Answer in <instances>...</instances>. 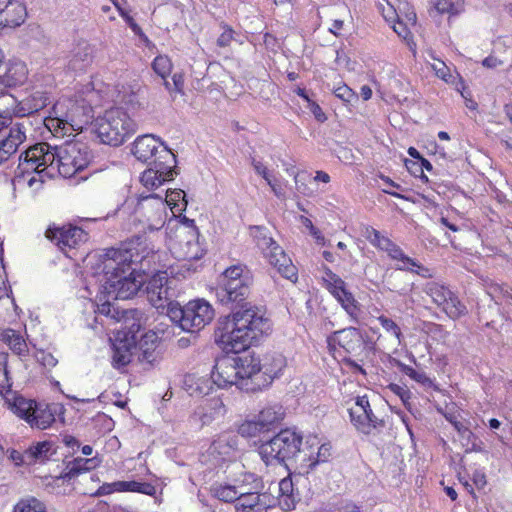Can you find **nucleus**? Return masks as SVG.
I'll list each match as a JSON object with an SVG mask.
<instances>
[{
  "label": "nucleus",
  "mask_w": 512,
  "mask_h": 512,
  "mask_svg": "<svg viewBox=\"0 0 512 512\" xmlns=\"http://www.w3.org/2000/svg\"><path fill=\"white\" fill-rule=\"evenodd\" d=\"M384 251L387 252L388 255L393 260H397V261H399L405 255L403 250L397 244H395L393 241L388 245V247Z\"/></svg>",
  "instance_id": "63"
},
{
  "label": "nucleus",
  "mask_w": 512,
  "mask_h": 512,
  "mask_svg": "<svg viewBox=\"0 0 512 512\" xmlns=\"http://www.w3.org/2000/svg\"><path fill=\"white\" fill-rule=\"evenodd\" d=\"M166 90L170 93L184 94V77L181 73H175L172 76V83L167 79L163 82Z\"/></svg>",
  "instance_id": "52"
},
{
  "label": "nucleus",
  "mask_w": 512,
  "mask_h": 512,
  "mask_svg": "<svg viewBox=\"0 0 512 512\" xmlns=\"http://www.w3.org/2000/svg\"><path fill=\"white\" fill-rule=\"evenodd\" d=\"M254 237L258 248L263 252L266 258L267 253L273 251L275 247H280L263 227H256Z\"/></svg>",
  "instance_id": "42"
},
{
  "label": "nucleus",
  "mask_w": 512,
  "mask_h": 512,
  "mask_svg": "<svg viewBox=\"0 0 512 512\" xmlns=\"http://www.w3.org/2000/svg\"><path fill=\"white\" fill-rule=\"evenodd\" d=\"M330 456L331 445L327 443L321 444L316 436H312L307 438L297 463L304 472L308 473L318 464L327 462Z\"/></svg>",
  "instance_id": "20"
},
{
  "label": "nucleus",
  "mask_w": 512,
  "mask_h": 512,
  "mask_svg": "<svg viewBox=\"0 0 512 512\" xmlns=\"http://www.w3.org/2000/svg\"><path fill=\"white\" fill-rule=\"evenodd\" d=\"M251 164L255 170V172L262 176L265 181L269 180L272 176L270 175L267 167L260 161H257L256 159H252Z\"/></svg>",
  "instance_id": "64"
},
{
  "label": "nucleus",
  "mask_w": 512,
  "mask_h": 512,
  "mask_svg": "<svg viewBox=\"0 0 512 512\" xmlns=\"http://www.w3.org/2000/svg\"><path fill=\"white\" fill-rule=\"evenodd\" d=\"M378 321L382 328L389 334L393 335L397 339L398 345H402L404 342V336L401 332V329L399 325L392 320L391 318H388L384 315L379 316Z\"/></svg>",
  "instance_id": "49"
},
{
  "label": "nucleus",
  "mask_w": 512,
  "mask_h": 512,
  "mask_svg": "<svg viewBox=\"0 0 512 512\" xmlns=\"http://www.w3.org/2000/svg\"><path fill=\"white\" fill-rule=\"evenodd\" d=\"M284 416V412L281 406H268L262 409L256 416L262 427L269 431L272 426L278 424Z\"/></svg>",
  "instance_id": "36"
},
{
  "label": "nucleus",
  "mask_w": 512,
  "mask_h": 512,
  "mask_svg": "<svg viewBox=\"0 0 512 512\" xmlns=\"http://www.w3.org/2000/svg\"><path fill=\"white\" fill-rule=\"evenodd\" d=\"M132 154L141 162L176 163L175 155L160 139L152 134L138 136L132 146Z\"/></svg>",
  "instance_id": "15"
},
{
  "label": "nucleus",
  "mask_w": 512,
  "mask_h": 512,
  "mask_svg": "<svg viewBox=\"0 0 512 512\" xmlns=\"http://www.w3.org/2000/svg\"><path fill=\"white\" fill-rule=\"evenodd\" d=\"M37 360L46 368H53L58 360L49 352L41 351L37 355Z\"/></svg>",
  "instance_id": "57"
},
{
  "label": "nucleus",
  "mask_w": 512,
  "mask_h": 512,
  "mask_svg": "<svg viewBox=\"0 0 512 512\" xmlns=\"http://www.w3.org/2000/svg\"><path fill=\"white\" fill-rule=\"evenodd\" d=\"M324 286L328 291L341 288L346 283L331 269L325 268V275L323 276Z\"/></svg>",
  "instance_id": "53"
},
{
  "label": "nucleus",
  "mask_w": 512,
  "mask_h": 512,
  "mask_svg": "<svg viewBox=\"0 0 512 512\" xmlns=\"http://www.w3.org/2000/svg\"><path fill=\"white\" fill-rule=\"evenodd\" d=\"M252 282V276L244 266H230L220 276L217 297L222 304L240 305L249 296Z\"/></svg>",
  "instance_id": "7"
},
{
  "label": "nucleus",
  "mask_w": 512,
  "mask_h": 512,
  "mask_svg": "<svg viewBox=\"0 0 512 512\" xmlns=\"http://www.w3.org/2000/svg\"><path fill=\"white\" fill-rule=\"evenodd\" d=\"M472 481L477 489H483L487 484L486 475L484 471L478 469L475 470L472 474Z\"/></svg>",
  "instance_id": "61"
},
{
  "label": "nucleus",
  "mask_w": 512,
  "mask_h": 512,
  "mask_svg": "<svg viewBox=\"0 0 512 512\" xmlns=\"http://www.w3.org/2000/svg\"><path fill=\"white\" fill-rule=\"evenodd\" d=\"M13 512H47L46 506L40 500L31 497L19 501Z\"/></svg>",
  "instance_id": "46"
},
{
  "label": "nucleus",
  "mask_w": 512,
  "mask_h": 512,
  "mask_svg": "<svg viewBox=\"0 0 512 512\" xmlns=\"http://www.w3.org/2000/svg\"><path fill=\"white\" fill-rule=\"evenodd\" d=\"M266 182H267V184L269 185V187L271 188V190L273 191V193L275 194L276 197H278V198L285 197V190L282 187V185H281L279 180H277L274 177H271Z\"/></svg>",
  "instance_id": "62"
},
{
  "label": "nucleus",
  "mask_w": 512,
  "mask_h": 512,
  "mask_svg": "<svg viewBox=\"0 0 512 512\" xmlns=\"http://www.w3.org/2000/svg\"><path fill=\"white\" fill-rule=\"evenodd\" d=\"M238 438L231 432L217 435L206 451V457L213 465H219L235 457Z\"/></svg>",
  "instance_id": "21"
},
{
  "label": "nucleus",
  "mask_w": 512,
  "mask_h": 512,
  "mask_svg": "<svg viewBox=\"0 0 512 512\" xmlns=\"http://www.w3.org/2000/svg\"><path fill=\"white\" fill-rule=\"evenodd\" d=\"M349 415L352 424L364 434H370L374 429L383 426V421L373 414L366 395L355 398L354 405L349 408Z\"/></svg>",
  "instance_id": "18"
},
{
  "label": "nucleus",
  "mask_w": 512,
  "mask_h": 512,
  "mask_svg": "<svg viewBox=\"0 0 512 512\" xmlns=\"http://www.w3.org/2000/svg\"><path fill=\"white\" fill-rule=\"evenodd\" d=\"M27 128L24 123H15L11 125L8 131L4 132L0 138V165L14 155L19 146L27 139Z\"/></svg>",
  "instance_id": "23"
},
{
  "label": "nucleus",
  "mask_w": 512,
  "mask_h": 512,
  "mask_svg": "<svg viewBox=\"0 0 512 512\" xmlns=\"http://www.w3.org/2000/svg\"><path fill=\"white\" fill-rule=\"evenodd\" d=\"M241 493L239 501L234 504L236 512H268L277 503V498L261 490Z\"/></svg>",
  "instance_id": "22"
},
{
  "label": "nucleus",
  "mask_w": 512,
  "mask_h": 512,
  "mask_svg": "<svg viewBox=\"0 0 512 512\" xmlns=\"http://www.w3.org/2000/svg\"><path fill=\"white\" fill-rule=\"evenodd\" d=\"M504 289L505 286H502L497 283H492L487 287V293L496 303H500L502 293H504Z\"/></svg>",
  "instance_id": "59"
},
{
  "label": "nucleus",
  "mask_w": 512,
  "mask_h": 512,
  "mask_svg": "<svg viewBox=\"0 0 512 512\" xmlns=\"http://www.w3.org/2000/svg\"><path fill=\"white\" fill-rule=\"evenodd\" d=\"M107 93L92 82L82 85L72 97H62L53 106V113L66 118L72 131H82L94 118V108L107 101Z\"/></svg>",
  "instance_id": "4"
},
{
  "label": "nucleus",
  "mask_w": 512,
  "mask_h": 512,
  "mask_svg": "<svg viewBox=\"0 0 512 512\" xmlns=\"http://www.w3.org/2000/svg\"><path fill=\"white\" fill-rule=\"evenodd\" d=\"M379 9L381 10L382 15L386 21L394 23L395 20L398 19L396 10L390 3L386 2V6L382 3H379Z\"/></svg>",
  "instance_id": "56"
},
{
  "label": "nucleus",
  "mask_w": 512,
  "mask_h": 512,
  "mask_svg": "<svg viewBox=\"0 0 512 512\" xmlns=\"http://www.w3.org/2000/svg\"><path fill=\"white\" fill-rule=\"evenodd\" d=\"M95 126L101 142L111 146L121 145L137 129L136 122L119 107L105 111L96 119Z\"/></svg>",
  "instance_id": "5"
},
{
  "label": "nucleus",
  "mask_w": 512,
  "mask_h": 512,
  "mask_svg": "<svg viewBox=\"0 0 512 512\" xmlns=\"http://www.w3.org/2000/svg\"><path fill=\"white\" fill-rule=\"evenodd\" d=\"M166 203L162 197L150 194L139 199L135 208V218L142 225V230H158L166 221Z\"/></svg>",
  "instance_id": "14"
},
{
  "label": "nucleus",
  "mask_w": 512,
  "mask_h": 512,
  "mask_svg": "<svg viewBox=\"0 0 512 512\" xmlns=\"http://www.w3.org/2000/svg\"><path fill=\"white\" fill-rule=\"evenodd\" d=\"M235 485L238 490L243 489L242 492H254L264 488L262 478L250 472L244 473L241 478L237 479Z\"/></svg>",
  "instance_id": "40"
},
{
  "label": "nucleus",
  "mask_w": 512,
  "mask_h": 512,
  "mask_svg": "<svg viewBox=\"0 0 512 512\" xmlns=\"http://www.w3.org/2000/svg\"><path fill=\"white\" fill-rule=\"evenodd\" d=\"M267 259L284 278L292 281L297 279V269L281 247L267 253Z\"/></svg>",
  "instance_id": "28"
},
{
  "label": "nucleus",
  "mask_w": 512,
  "mask_h": 512,
  "mask_svg": "<svg viewBox=\"0 0 512 512\" xmlns=\"http://www.w3.org/2000/svg\"><path fill=\"white\" fill-rule=\"evenodd\" d=\"M176 163L149 162L148 168L140 177L141 183L146 188H156L166 181L174 178Z\"/></svg>",
  "instance_id": "24"
},
{
  "label": "nucleus",
  "mask_w": 512,
  "mask_h": 512,
  "mask_svg": "<svg viewBox=\"0 0 512 512\" xmlns=\"http://www.w3.org/2000/svg\"><path fill=\"white\" fill-rule=\"evenodd\" d=\"M55 156L54 168L64 178L73 177L77 172L85 169L90 160L91 153L85 143L79 141L65 142L53 147Z\"/></svg>",
  "instance_id": "10"
},
{
  "label": "nucleus",
  "mask_w": 512,
  "mask_h": 512,
  "mask_svg": "<svg viewBox=\"0 0 512 512\" xmlns=\"http://www.w3.org/2000/svg\"><path fill=\"white\" fill-rule=\"evenodd\" d=\"M146 293L149 302L157 309H166L169 315L170 307L176 305L178 296L177 280L169 278L167 272L154 274L147 282Z\"/></svg>",
  "instance_id": "11"
},
{
  "label": "nucleus",
  "mask_w": 512,
  "mask_h": 512,
  "mask_svg": "<svg viewBox=\"0 0 512 512\" xmlns=\"http://www.w3.org/2000/svg\"><path fill=\"white\" fill-rule=\"evenodd\" d=\"M242 490H238L235 484H219L212 488L213 495L223 502H234L239 501Z\"/></svg>",
  "instance_id": "38"
},
{
  "label": "nucleus",
  "mask_w": 512,
  "mask_h": 512,
  "mask_svg": "<svg viewBox=\"0 0 512 512\" xmlns=\"http://www.w3.org/2000/svg\"><path fill=\"white\" fill-rule=\"evenodd\" d=\"M362 235L376 248L385 250L388 245L392 242L391 239L382 235L380 231L376 230L372 226H365Z\"/></svg>",
  "instance_id": "43"
},
{
  "label": "nucleus",
  "mask_w": 512,
  "mask_h": 512,
  "mask_svg": "<svg viewBox=\"0 0 512 512\" xmlns=\"http://www.w3.org/2000/svg\"><path fill=\"white\" fill-rule=\"evenodd\" d=\"M341 307L345 310V312L350 317L351 321L354 323H359V318L361 314V305L355 299L354 295L350 291H346L340 299L337 300Z\"/></svg>",
  "instance_id": "37"
},
{
  "label": "nucleus",
  "mask_w": 512,
  "mask_h": 512,
  "mask_svg": "<svg viewBox=\"0 0 512 512\" xmlns=\"http://www.w3.org/2000/svg\"><path fill=\"white\" fill-rule=\"evenodd\" d=\"M135 348L136 346L133 340L116 338L112 346L113 365L115 367H121L130 363Z\"/></svg>",
  "instance_id": "31"
},
{
  "label": "nucleus",
  "mask_w": 512,
  "mask_h": 512,
  "mask_svg": "<svg viewBox=\"0 0 512 512\" xmlns=\"http://www.w3.org/2000/svg\"><path fill=\"white\" fill-rule=\"evenodd\" d=\"M328 348L331 352L337 351V346L349 354H360L364 349V337L355 327L344 328L333 332L327 338Z\"/></svg>",
  "instance_id": "19"
},
{
  "label": "nucleus",
  "mask_w": 512,
  "mask_h": 512,
  "mask_svg": "<svg viewBox=\"0 0 512 512\" xmlns=\"http://www.w3.org/2000/svg\"><path fill=\"white\" fill-rule=\"evenodd\" d=\"M234 39V31L226 27L217 39V45L221 48L228 47Z\"/></svg>",
  "instance_id": "58"
},
{
  "label": "nucleus",
  "mask_w": 512,
  "mask_h": 512,
  "mask_svg": "<svg viewBox=\"0 0 512 512\" xmlns=\"http://www.w3.org/2000/svg\"><path fill=\"white\" fill-rule=\"evenodd\" d=\"M169 318L183 331L195 332L204 328L214 317V309L205 300H194L181 306L178 302L170 307Z\"/></svg>",
  "instance_id": "9"
},
{
  "label": "nucleus",
  "mask_w": 512,
  "mask_h": 512,
  "mask_svg": "<svg viewBox=\"0 0 512 512\" xmlns=\"http://www.w3.org/2000/svg\"><path fill=\"white\" fill-rule=\"evenodd\" d=\"M15 103V99L12 95L0 92V133L6 126L7 122L10 121L9 117L3 116V113H9V107H12Z\"/></svg>",
  "instance_id": "51"
},
{
  "label": "nucleus",
  "mask_w": 512,
  "mask_h": 512,
  "mask_svg": "<svg viewBox=\"0 0 512 512\" xmlns=\"http://www.w3.org/2000/svg\"><path fill=\"white\" fill-rule=\"evenodd\" d=\"M157 340V336L155 333H147L144 335L142 340L140 341V349L142 350V359L152 363L155 358L153 356L155 342Z\"/></svg>",
  "instance_id": "47"
},
{
  "label": "nucleus",
  "mask_w": 512,
  "mask_h": 512,
  "mask_svg": "<svg viewBox=\"0 0 512 512\" xmlns=\"http://www.w3.org/2000/svg\"><path fill=\"white\" fill-rule=\"evenodd\" d=\"M236 371L239 372L238 388L246 392H256L269 386V377L261 373L259 358L252 355L235 356Z\"/></svg>",
  "instance_id": "13"
},
{
  "label": "nucleus",
  "mask_w": 512,
  "mask_h": 512,
  "mask_svg": "<svg viewBox=\"0 0 512 512\" xmlns=\"http://www.w3.org/2000/svg\"><path fill=\"white\" fill-rule=\"evenodd\" d=\"M55 156L53 147L48 143L41 142L30 146L19 156L17 167V178H24L25 174H40L47 168L54 169Z\"/></svg>",
  "instance_id": "12"
},
{
  "label": "nucleus",
  "mask_w": 512,
  "mask_h": 512,
  "mask_svg": "<svg viewBox=\"0 0 512 512\" xmlns=\"http://www.w3.org/2000/svg\"><path fill=\"white\" fill-rule=\"evenodd\" d=\"M95 467V460L93 458L87 459L78 457L73 461L69 462L66 467V476L68 478H73L81 474L82 472L89 471L90 469Z\"/></svg>",
  "instance_id": "41"
},
{
  "label": "nucleus",
  "mask_w": 512,
  "mask_h": 512,
  "mask_svg": "<svg viewBox=\"0 0 512 512\" xmlns=\"http://www.w3.org/2000/svg\"><path fill=\"white\" fill-rule=\"evenodd\" d=\"M94 59V48L87 41H80L72 50L68 66L74 71H84Z\"/></svg>",
  "instance_id": "27"
},
{
  "label": "nucleus",
  "mask_w": 512,
  "mask_h": 512,
  "mask_svg": "<svg viewBox=\"0 0 512 512\" xmlns=\"http://www.w3.org/2000/svg\"><path fill=\"white\" fill-rule=\"evenodd\" d=\"M279 497L277 499L283 511H292L296 507L298 501L297 495L294 493V485L290 477L283 478L279 484Z\"/></svg>",
  "instance_id": "32"
},
{
  "label": "nucleus",
  "mask_w": 512,
  "mask_h": 512,
  "mask_svg": "<svg viewBox=\"0 0 512 512\" xmlns=\"http://www.w3.org/2000/svg\"><path fill=\"white\" fill-rule=\"evenodd\" d=\"M8 354L0 353V395L8 408L23 419L31 428L45 430L56 420V415L62 410L58 404L37 402L26 399L12 390V381L7 368Z\"/></svg>",
  "instance_id": "3"
},
{
  "label": "nucleus",
  "mask_w": 512,
  "mask_h": 512,
  "mask_svg": "<svg viewBox=\"0 0 512 512\" xmlns=\"http://www.w3.org/2000/svg\"><path fill=\"white\" fill-rule=\"evenodd\" d=\"M302 436L291 429L281 430L269 441L259 447V454L267 464L277 462L286 464L287 461L298 462L301 456Z\"/></svg>",
  "instance_id": "6"
},
{
  "label": "nucleus",
  "mask_w": 512,
  "mask_h": 512,
  "mask_svg": "<svg viewBox=\"0 0 512 512\" xmlns=\"http://www.w3.org/2000/svg\"><path fill=\"white\" fill-rule=\"evenodd\" d=\"M113 491H129V492H140L143 494L151 495L154 493L155 488L149 483L137 482V481H118L112 484H107L98 490V494H109Z\"/></svg>",
  "instance_id": "30"
},
{
  "label": "nucleus",
  "mask_w": 512,
  "mask_h": 512,
  "mask_svg": "<svg viewBox=\"0 0 512 512\" xmlns=\"http://www.w3.org/2000/svg\"><path fill=\"white\" fill-rule=\"evenodd\" d=\"M27 16L26 7L21 0H9L1 15L0 29L20 26Z\"/></svg>",
  "instance_id": "29"
},
{
  "label": "nucleus",
  "mask_w": 512,
  "mask_h": 512,
  "mask_svg": "<svg viewBox=\"0 0 512 512\" xmlns=\"http://www.w3.org/2000/svg\"><path fill=\"white\" fill-rule=\"evenodd\" d=\"M235 356H223L219 358L211 373L212 381L220 388L235 385L238 387Z\"/></svg>",
  "instance_id": "25"
},
{
  "label": "nucleus",
  "mask_w": 512,
  "mask_h": 512,
  "mask_svg": "<svg viewBox=\"0 0 512 512\" xmlns=\"http://www.w3.org/2000/svg\"><path fill=\"white\" fill-rule=\"evenodd\" d=\"M435 10L439 14L459 15L463 12L462 4H456L450 0H435L433 3Z\"/></svg>",
  "instance_id": "50"
},
{
  "label": "nucleus",
  "mask_w": 512,
  "mask_h": 512,
  "mask_svg": "<svg viewBox=\"0 0 512 512\" xmlns=\"http://www.w3.org/2000/svg\"><path fill=\"white\" fill-rule=\"evenodd\" d=\"M265 431L257 417L252 420H245L238 427V433L245 438L256 437Z\"/></svg>",
  "instance_id": "45"
},
{
  "label": "nucleus",
  "mask_w": 512,
  "mask_h": 512,
  "mask_svg": "<svg viewBox=\"0 0 512 512\" xmlns=\"http://www.w3.org/2000/svg\"><path fill=\"white\" fill-rule=\"evenodd\" d=\"M45 236L66 254L68 250L77 248L88 239L86 231L73 225H65L62 227L49 226L45 232Z\"/></svg>",
  "instance_id": "17"
},
{
  "label": "nucleus",
  "mask_w": 512,
  "mask_h": 512,
  "mask_svg": "<svg viewBox=\"0 0 512 512\" xmlns=\"http://www.w3.org/2000/svg\"><path fill=\"white\" fill-rule=\"evenodd\" d=\"M271 331L266 312L257 306H242L226 317L218 329L217 343L226 353L246 351Z\"/></svg>",
  "instance_id": "1"
},
{
  "label": "nucleus",
  "mask_w": 512,
  "mask_h": 512,
  "mask_svg": "<svg viewBox=\"0 0 512 512\" xmlns=\"http://www.w3.org/2000/svg\"><path fill=\"white\" fill-rule=\"evenodd\" d=\"M424 292L451 319H458L467 313L466 306L458 296L443 284L434 281L428 282L424 287Z\"/></svg>",
  "instance_id": "16"
},
{
  "label": "nucleus",
  "mask_w": 512,
  "mask_h": 512,
  "mask_svg": "<svg viewBox=\"0 0 512 512\" xmlns=\"http://www.w3.org/2000/svg\"><path fill=\"white\" fill-rule=\"evenodd\" d=\"M285 364V358L281 354H273L265 357L264 363L261 364V373H263L265 377H269V385L280 375Z\"/></svg>",
  "instance_id": "35"
},
{
  "label": "nucleus",
  "mask_w": 512,
  "mask_h": 512,
  "mask_svg": "<svg viewBox=\"0 0 512 512\" xmlns=\"http://www.w3.org/2000/svg\"><path fill=\"white\" fill-rule=\"evenodd\" d=\"M135 248L111 249L106 253L104 261V277L106 292L115 299L132 298L144 283L141 274L136 273V265L145 256L135 252Z\"/></svg>",
  "instance_id": "2"
},
{
  "label": "nucleus",
  "mask_w": 512,
  "mask_h": 512,
  "mask_svg": "<svg viewBox=\"0 0 512 512\" xmlns=\"http://www.w3.org/2000/svg\"><path fill=\"white\" fill-rule=\"evenodd\" d=\"M44 125L55 136H64L68 132L72 131L69 126V121L64 117L54 114L53 112L52 116L45 118Z\"/></svg>",
  "instance_id": "39"
},
{
  "label": "nucleus",
  "mask_w": 512,
  "mask_h": 512,
  "mask_svg": "<svg viewBox=\"0 0 512 512\" xmlns=\"http://www.w3.org/2000/svg\"><path fill=\"white\" fill-rule=\"evenodd\" d=\"M433 69L439 78L443 79L445 82H452L453 76L450 74L449 68L444 62L439 61L434 64Z\"/></svg>",
  "instance_id": "55"
},
{
  "label": "nucleus",
  "mask_w": 512,
  "mask_h": 512,
  "mask_svg": "<svg viewBox=\"0 0 512 512\" xmlns=\"http://www.w3.org/2000/svg\"><path fill=\"white\" fill-rule=\"evenodd\" d=\"M169 249L179 261L191 262L203 257L204 249L199 243V232L193 220L183 217L178 221L175 235L169 239Z\"/></svg>",
  "instance_id": "8"
},
{
  "label": "nucleus",
  "mask_w": 512,
  "mask_h": 512,
  "mask_svg": "<svg viewBox=\"0 0 512 512\" xmlns=\"http://www.w3.org/2000/svg\"><path fill=\"white\" fill-rule=\"evenodd\" d=\"M54 453L55 450L53 449V444L49 441H43L31 445L25 451V457L28 460V464H31L32 462H44L45 460H48Z\"/></svg>",
  "instance_id": "34"
},
{
  "label": "nucleus",
  "mask_w": 512,
  "mask_h": 512,
  "mask_svg": "<svg viewBox=\"0 0 512 512\" xmlns=\"http://www.w3.org/2000/svg\"><path fill=\"white\" fill-rule=\"evenodd\" d=\"M225 413V407L220 398H211L203 401L191 414L190 422L202 428L212 423L217 417Z\"/></svg>",
  "instance_id": "26"
},
{
  "label": "nucleus",
  "mask_w": 512,
  "mask_h": 512,
  "mask_svg": "<svg viewBox=\"0 0 512 512\" xmlns=\"http://www.w3.org/2000/svg\"><path fill=\"white\" fill-rule=\"evenodd\" d=\"M334 94L345 103H351L353 100L357 99L356 93L346 84L336 87L334 89Z\"/></svg>",
  "instance_id": "54"
},
{
  "label": "nucleus",
  "mask_w": 512,
  "mask_h": 512,
  "mask_svg": "<svg viewBox=\"0 0 512 512\" xmlns=\"http://www.w3.org/2000/svg\"><path fill=\"white\" fill-rule=\"evenodd\" d=\"M154 72L165 80L172 71V62L166 55H158L152 62Z\"/></svg>",
  "instance_id": "48"
},
{
  "label": "nucleus",
  "mask_w": 512,
  "mask_h": 512,
  "mask_svg": "<svg viewBox=\"0 0 512 512\" xmlns=\"http://www.w3.org/2000/svg\"><path fill=\"white\" fill-rule=\"evenodd\" d=\"M0 337L16 355L20 357H26L28 355V345L20 332L13 329H5L1 332Z\"/></svg>",
  "instance_id": "33"
},
{
  "label": "nucleus",
  "mask_w": 512,
  "mask_h": 512,
  "mask_svg": "<svg viewBox=\"0 0 512 512\" xmlns=\"http://www.w3.org/2000/svg\"><path fill=\"white\" fill-rule=\"evenodd\" d=\"M396 365L403 374L410 377L412 380L426 387L432 386V380L426 375L424 371L416 370L413 367L400 361H396Z\"/></svg>",
  "instance_id": "44"
},
{
  "label": "nucleus",
  "mask_w": 512,
  "mask_h": 512,
  "mask_svg": "<svg viewBox=\"0 0 512 512\" xmlns=\"http://www.w3.org/2000/svg\"><path fill=\"white\" fill-rule=\"evenodd\" d=\"M446 419L453 425L462 436L470 435L472 432L462 422L458 421L454 415H445Z\"/></svg>",
  "instance_id": "60"
}]
</instances>
